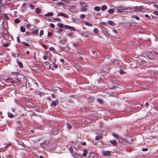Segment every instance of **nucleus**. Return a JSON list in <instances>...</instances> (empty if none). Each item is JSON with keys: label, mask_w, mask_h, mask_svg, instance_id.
I'll use <instances>...</instances> for the list:
<instances>
[{"label": "nucleus", "mask_w": 158, "mask_h": 158, "mask_svg": "<svg viewBox=\"0 0 158 158\" xmlns=\"http://www.w3.org/2000/svg\"><path fill=\"white\" fill-rule=\"evenodd\" d=\"M55 20L56 21H61L60 19L59 18H56L55 19Z\"/></svg>", "instance_id": "nucleus-57"}, {"label": "nucleus", "mask_w": 158, "mask_h": 158, "mask_svg": "<svg viewBox=\"0 0 158 158\" xmlns=\"http://www.w3.org/2000/svg\"><path fill=\"white\" fill-rule=\"evenodd\" d=\"M35 12L36 13L39 14L40 12V10L39 9L37 8L35 10Z\"/></svg>", "instance_id": "nucleus-33"}, {"label": "nucleus", "mask_w": 158, "mask_h": 158, "mask_svg": "<svg viewBox=\"0 0 158 158\" xmlns=\"http://www.w3.org/2000/svg\"><path fill=\"white\" fill-rule=\"evenodd\" d=\"M110 143L114 146H117V143L116 141L115 140H110Z\"/></svg>", "instance_id": "nucleus-13"}, {"label": "nucleus", "mask_w": 158, "mask_h": 158, "mask_svg": "<svg viewBox=\"0 0 158 158\" xmlns=\"http://www.w3.org/2000/svg\"><path fill=\"white\" fill-rule=\"evenodd\" d=\"M8 116L11 118H12L13 117V114L10 113L9 112L8 113Z\"/></svg>", "instance_id": "nucleus-36"}, {"label": "nucleus", "mask_w": 158, "mask_h": 158, "mask_svg": "<svg viewBox=\"0 0 158 158\" xmlns=\"http://www.w3.org/2000/svg\"><path fill=\"white\" fill-rule=\"evenodd\" d=\"M80 5L83 7H87V4L84 2H81L80 3Z\"/></svg>", "instance_id": "nucleus-17"}, {"label": "nucleus", "mask_w": 158, "mask_h": 158, "mask_svg": "<svg viewBox=\"0 0 158 158\" xmlns=\"http://www.w3.org/2000/svg\"><path fill=\"white\" fill-rule=\"evenodd\" d=\"M52 133L54 135H56L58 133V131L56 129L52 131Z\"/></svg>", "instance_id": "nucleus-29"}, {"label": "nucleus", "mask_w": 158, "mask_h": 158, "mask_svg": "<svg viewBox=\"0 0 158 158\" xmlns=\"http://www.w3.org/2000/svg\"><path fill=\"white\" fill-rule=\"evenodd\" d=\"M133 18H135L137 20H139V18L136 15H134L133 16Z\"/></svg>", "instance_id": "nucleus-39"}, {"label": "nucleus", "mask_w": 158, "mask_h": 158, "mask_svg": "<svg viewBox=\"0 0 158 158\" xmlns=\"http://www.w3.org/2000/svg\"><path fill=\"white\" fill-rule=\"evenodd\" d=\"M49 49L50 51H54L55 50V48L53 47L50 48Z\"/></svg>", "instance_id": "nucleus-48"}, {"label": "nucleus", "mask_w": 158, "mask_h": 158, "mask_svg": "<svg viewBox=\"0 0 158 158\" xmlns=\"http://www.w3.org/2000/svg\"><path fill=\"white\" fill-rule=\"evenodd\" d=\"M94 31L95 33H98V29L97 28H95L94 30Z\"/></svg>", "instance_id": "nucleus-41"}, {"label": "nucleus", "mask_w": 158, "mask_h": 158, "mask_svg": "<svg viewBox=\"0 0 158 158\" xmlns=\"http://www.w3.org/2000/svg\"><path fill=\"white\" fill-rule=\"evenodd\" d=\"M69 29H70L71 30H72L74 31H76V30L74 28V27H71Z\"/></svg>", "instance_id": "nucleus-44"}, {"label": "nucleus", "mask_w": 158, "mask_h": 158, "mask_svg": "<svg viewBox=\"0 0 158 158\" xmlns=\"http://www.w3.org/2000/svg\"><path fill=\"white\" fill-rule=\"evenodd\" d=\"M44 34V31L43 30H41L40 31V36H42V35Z\"/></svg>", "instance_id": "nucleus-42"}, {"label": "nucleus", "mask_w": 158, "mask_h": 158, "mask_svg": "<svg viewBox=\"0 0 158 158\" xmlns=\"http://www.w3.org/2000/svg\"><path fill=\"white\" fill-rule=\"evenodd\" d=\"M113 62L114 64H118L119 63L118 61L116 60H114Z\"/></svg>", "instance_id": "nucleus-34"}, {"label": "nucleus", "mask_w": 158, "mask_h": 158, "mask_svg": "<svg viewBox=\"0 0 158 158\" xmlns=\"http://www.w3.org/2000/svg\"><path fill=\"white\" fill-rule=\"evenodd\" d=\"M153 13L156 15H158V11H156L153 12Z\"/></svg>", "instance_id": "nucleus-49"}, {"label": "nucleus", "mask_w": 158, "mask_h": 158, "mask_svg": "<svg viewBox=\"0 0 158 158\" xmlns=\"http://www.w3.org/2000/svg\"><path fill=\"white\" fill-rule=\"evenodd\" d=\"M112 135L116 138H119L118 136V135L116 134L115 133H113L112 134Z\"/></svg>", "instance_id": "nucleus-31"}, {"label": "nucleus", "mask_w": 158, "mask_h": 158, "mask_svg": "<svg viewBox=\"0 0 158 158\" xmlns=\"http://www.w3.org/2000/svg\"><path fill=\"white\" fill-rule=\"evenodd\" d=\"M81 144L83 145H85L86 144V143L85 142H81Z\"/></svg>", "instance_id": "nucleus-64"}, {"label": "nucleus", "mask_w": 158, "mask_h": 158, "mask_svg": "<svg viewBox=\"0 0 158 158\" xmlns=\"http://www.w3.org/2000/svg\"><path fill=\"white\" fill-rule=\"evenodd\" d=\"M108 23L111 25H112L113 26H114L115 25V23L113 21H108Z\"/></svg>", "instance_id": "nucleus-20"}, {"label": "nucleus", "mask_w": 158, "mask_h": 158, "mask_svg": "<svg viewBox=\"0 0 158 158\" xmlns=\"http://www.w3.org/2000/svg\"><path fill=\"white\" fill-rule=\"evenodd\" d=\"M119 142L122 144H125L126 143V141L123 139L119 138L118 139Z\"/></svg>", "instance_id": "nucleus-6"}, {"label": "nucleus", "mask_w": 158, "mask_h": 158, "mask_svg": "<svg viewBox=\"0 0 158 158\" xmlns=\"http://www.w3.org/2000/svg\"><path fill=\"white\" fill-rule=\"evenodd\" d=\"M81 10L82 11H85L87 10V9L83 7L82 8Z\"/></svg>", "instance_id": "nucleus-61"}, {"label": "nucleus", "mask_w": 158, "mask_h": 158, "mask_svg": "<svg viewBox=\"0 0 158 158\" xmlns=\"http://www.w3.org/2000/svg\"><path fill=\"white\" fill-rule=\"evenodd\" d=\"M102 32L104 35H107L108 34V30L105 27H102L101 28Z\"/></svg>", "instance_id": "nucleus-4"}, {"label": "nucleus", "mask_w": 158, "mask_h": 158, "mask_svg": "<svg viewBox=\"0 0 158 158\" xmlns=\"http://www.w3.org/2000/svg\"><path fill=\"white\" fill-rule=\"evenodd\" d=\"M149 106V104L148 102H147L146 103L145 106L146 107L148 108Z\"/></svg>", "instance_id": "nucleus-50"}, {"label": "nucleus", "mask_w": 158, "mask_h": 158, "mask_svg": "<svg viewBox=\"0 0 158 158\" xmlns=\"http://www.w3.org/2000/svg\"><path fill=\"white\" fill-rule=\"evenodd\" d=\"M6 158H12L11 156L10 155H7L6 156Z\"/></svg>", "instance_id": "nucleus-59"}, {"label": "nucleus", "mask_w": 158, "mask_h": 158, "mask_svg": "<svg viewBox=\"0 0 158 158\" xmlns=\"http://www.w3.org/2000/svg\"><path fill=\"white\" fill-rule=\"evenodd\" d=\"M53 67H54L55 68H57L58 67V65L57 64H54L53 65Z\"/></svg>", "instance_id": "nucleus-56"}, {"label": "nucleus", "mask_w": 158, "mask_h": 158, "mask_svg": "<svg viewBox=\"0 0 158 158\" xmlns=\"http://www.w3.org/2000/svg\"><path fill=\"white\" fill-rule=\"evenodd\" d=\"M87 152L85 151L83 153V156L84 157H86L87 156Z\"/></svg>", "instance_id": "nucleus-43"}, {"label": "nucleus", "mask_w": 158, "mask_h": 158, "mask_svg": "<svg viewBox=\"0 0 158 158\" xmlns=\"http://www.w3.org/2000/svg\"><path fill=\"white\" fill-rule=\"evenodd\" d=\"M100 9H101L100 7H99V6H98L95 7L94 9V10L97 11H100Z\"/></svg>", "instance_id": "nucleus-21"}, {"label": "nucleus", "mask_w": 158, "mask_h": 158, "mask_svg": "<svg viewBox=\"0 0 158 158\" xmlns=\"http://www.w3.org/2000/svg\"><path fill=\"white\" fill-rule=\"evenodd\" d=\"M102 136L101 134H99L96 136L95 139L96 140H99L100 139H102Z\"/></svg>", "instance_id": "nucleus-16"}, {"label": "nucleus", "mask_w": 158, "mask_h": 158, "mask_svg": "<svg viewBox=\"0 0 158 158\" xmlns=\"http://www.w3.org/2000/svg\"><path fill=\"white\" fill-rule=\"evenodd\" d=\"M107 8V7L106 6V5H103L101 7V9L102 11H104L106 10Z\"/></svg>", "instance_id": "nucleus-18"}, {"label": "nucleus", "mask_w": 158, "mask_h": 158, "mask_svg": "<svg viewBox=\"0 0 158 158\" xmlns=\"http://www.w3.org/2000/svg\"><path fill=\"white\" fill-rule=\"evenodd\" d=\"M146 62V61L144 60H140L139 62L141 64H143Z\"/></svg>", "instance_id": "nucleus-32"}, {"label": "nucleus", "mask_w": 158, "mask_h": 158, "mask_svg": "<svg viewBox=\"0 0 158 158\" xmlns=\"http://www.w3.org/2000/svg\"><path fill=\"white\" fill-rule=\"evenodd\" d=\"M105 23L104 22H100L99 23V24H100V25H102V24L104 25L105 24Z\"/></svg>", "instance_id": "nucleus-62"}, {"label": "nucleus", "mask_w": 158, "mask_h": 158, "mask_svg": "<svg viewBox=\"0 0 158 158\" xmlns=\"http://www.w3.org/2000/svg\"><path fill=\"white\" fill-rule=\"evenodd\" d=\"M50 26L54 28L55 27V25L52 23H51L50 24Z\"/></svg>", "instance_id": "nucleus-51"}, {"label": "nucleus", "mask_w": 158, "mask_h": 158, "mask_svg": "<svg viewBox=\"0 0 158 158\" xmlns=\"http://www.w3.org/2000/svg\"><path fill=\"white\" fill-rule=\"evenodd\" d=\"M67 35H68L69 37H71L72 35L71 33H69L67 34Z\"/></svg>", "instance_id": "nucleus-60"}, {"label": "nucleus", "mask_w": 158, "mask_h": 158, "mask_svg": "<svg viewBox=\"0 0 158 158\" xmlns=\"http://www.w3.org/2000/svg\"><path fill=\"white\" fill-rule=\"evenodd\" d=\"M32 32L33 34H38V31L37 29V27H34L32 29Z\"/></svg>", "instance_id": "nucleus-10"}, {"label": "nucleus", "mask_w": 158, "mask_h": 158, "mask_svg": "<svg viewBox=\"0 0 158 158\" xmlns=\"http://www.w3.org/2000/svg\"><path fill=\"white\" fill-rule=\"evenodd\" d=\"M98 102L100 104H102L103 103V101L102 99L98 98L97 99Z\"/></svg>", "instance_id": "nucleus-26"}, {"label": "nucleus", "mask_w": 158, "mask_h": 158, "mask_svg": "<svg viewBox=\"0 0 158 158\" xmlns=\"http://www.w3.org/2000/svg\"><path fill=\"white\" fill-rule=\"evenodd\" d=\"M80 17L81 19H83L85 17V16L84 15L82 14L81 15Z\"/></svg>", "instance_id": "nucleus-47"}, {"label": "nucleus", "mask_w": 158, "mask_h": 158, "mask_svg": "<svg viewBox=\"0 0 158 158\" xmlns=\"http://www.w3.org/2000/svg\"><path fill=\"white\" fill-rule=\"evenodd\" d=\"M58 104V102L57 100L54 101L52 102L51 106L54 107Z\"/></svg>", "instance_id": "nucleus-11"}, {"label": "nucleus", "mask_w": 158, "mask_h": 158, "mask_svg": "<svg viewBox=\"0 0 158 158\" xmlns=\"http://www.w3.org/2000/svg\"><path fill=\"white\" fill-rule=\"evenodd\" d=\"M4 17L5 18H6L7 20L8 19V17L7 15H6V14H4Z\"/></svg>", "instance_id": "nucleus-53"}, {"label": "nucleus", "mask_w": 158, "mask_h": 158, "mask_svg": "<svg viewBox=\"0 0 158 158\" xmlns=\"http://www.w3.org/2000/svg\"><path fill=\"white\" fill-rule=\"evenodd\" d=\"M114 9L116 10L118 12H124L126 10H130V7H115Z\"/></svg>", "instance_id": "nucleus-1"}, {"label": "nucleus", "mask_w": 158, "mask_h": 158, "mask_svg": "<svg viewBox=\"0 0 158 158\" xmlns=\"http://www.w3.org/2000/svg\"><path fill=\"white\" fill-rule=\"evenodd\" d=\"M67 125L68 128L69 130L71 129L72 127L71 125L69 123H67Z\"/></svg>", "instance_id": "nucleus-24"}, {"label": "nucleus", "mask_w": 158, "mask_h": 158, "mask_svg": "<svg viewBox=\"0 0 158 158\" xmlns=\"http://www.w3.org/2000/svg\"><path fill=\"white\" fill-rule=\"evenodd\" d=\"M73 157L75 158H81L82 157L81 156L75 152L73 154Z\"/></svg>", "instance_id": "nucleus-8"}, {"label": "nucleus", "mask_w": 158, "mask_h": 158, "mask_svg": "<svg viewBox=\"0 0 158 158\" xmlns=\"http://www.w3.org/2000/svg\"><path fill=\"white\" fill-rule=\"evenodd\" d=\"M69 150L71 153L73 154V148L72 147H69Z\"/></svg>", "instance_id": "nucleus-35"}, {"label": "nucleus", "mask_w": 158, "mask_h": 158, "mask_svg": "<svg viewBox=\"0 0 158 158\" xmlns=\"http://www.w3.org/2000/svg\"><path fill=\"white\" fill-rule=\"evenodd\" d=\"M102 154L105 156H109L111 155L110 152L109 151H103Z\"/></svg>", "instance_id": "nucleus-7"}, {"label": "nucleus", "mask_w": 158, "mask_h": 158, "mask_svg": "<svg viewBox=\"0 0 158 158\" xmlns=\"http://www.w3.org/2000/svg\"><path fill=\"white\" fill-rule=\"evenodd\" d=\"M22 44L25 46H29V44L27 42H23L22 43Z\"/></svg>", "instance_id": "nucleus-28"}, {"label": "nucleus", "mask_w": 158, "mask_h": 158, "mask_svg": "<svg viewBox=\"0 0 158 158\" xmlns=\"http://www.w3.org/2000/svg\"><path fill=\"white\" fill-rule=\"evenodd\" d=\"M126 142L129 143H131L132 142L133 140L131 137H128L127 138Z\"/></svg>", "instance_id": "nucleus-14"}, {"label": "nucleus", "mask_w": 158, "mask_h": 158, "mask_svg": "<svg viewBox=\"0 0 158 158\" xmlns=\"http://www.w3.org/2000/svg\"><path fill=\"white\" fill-rule=\"evenodd\" d=\"M120 73L121 74H123V73H125V72L123 70H120Z\"/></svg>", "instance_id": "nucleus-45"}, {"label": "nucleus", "mask_w": 158, "mask_h": 158, "mask_svg": "<svg viewBox=\"0 0 158 158\" xmlns=\"http://www.w3.org/2000/svg\"><path fill=\"white\" fill-rule=\"evenodd\" d=\"M53 15V14L52 12H49L48 13L46 14L45 15V16H52Z\"/></svg>", "instance_id": "nucleus-23"}, {"label": "nucleus", "mask_w": 158, "mask_h": 158, "mask_svg": "<svg viewBox=\"0 0 158 158\" xmlns=\"http://www.w3.org/2000/svg\"><path fill=\"white\" fill-rule=\"evenodd\" d=\"M143 9V7L142 6H135L134 8V10L135 11H139L141 9Z\"/></svg>", "instance_id": "nucleus-5"}, {"label": "nucleus", "mask_w": 158, "mask_h": 158, "mask_svg": "<svg viewBox=\"0 0 158 158\" xmlns=\"http://www.w3.org/2000/svg\"><path fill=\"white\" fill-rule=\"evenodd\" d=\"M10 43H5L3 44V46L5 47H8L10 45Z\"/></svg>", "instance_id": "nucleus-22"}, {"label": "nucleus", "mask_w": 158, "mask_h": 158, "mask_svg": "<svg viewBox=\"0 0 158 158\" xmlns=\"http://www.w3.org/2000/svg\"><path fill=\"white\" fill-rule=\"evenodd\" d=\"M148 149L147 148H143L142 149V151H148Z\"/></svg>", "instance_id": "nucleus-46"}, {"label": "nucleus", "mask_w": 158, "mask_h": 158, "mask_svg": "<svg viewBox=\"0 0 158 158\" xmlns=\"http://www.w3.org/2000/svg\"><path fill=\"white\" fill-rule=\"evenodd\" d=\"M44 65L47 69H49L50 68V66L48 62H45Z\"/></svg>", "instance_id": "nucleus-15"}, {"label": "nucleus", "mask_w": 158, "mask_h": 158, "mask_svg": "<svg viewBox=\"0 0 158 158\" xmlns=\"http://www.w3.org/2000/svg\"><path fill=\"white\" fill-rule=\"evenodd\" d=\"M15 21L16 23H19L20 22V20L19 19H15Z\"/></svg>", "instance_id": "nucleus-38"}, {"label": "nucleus", "mask_w": 158, "mask_h": 158, "mask_svg": "<svg viewBox=\"0 0 158 158\" xmlns=\"http://www.w3.org/2000/svg\"><path fill=\"white\" fill-rule=\"evenodd\" d=\"M18 64H19V65L20 66V67H22L23 66V64H22V63L20 62H19L18 63Z\"/></svg>", "instance_id": "nucleus-55"}, {"label": "nucleus", "mask_w": 158, "mask_h": 158, "mask_svg": "<svg viewBox=\"0 0 158 158\" xmlns=\"http://www.w3.org/2000/svg\"><path fill=\"white\" fill-rule=\"evenodd\" d=\"M2 34L4 39L5 40H7L9 37V33L6 30H4Z\"/></svg>", "instance_id": "nucleus-2"}, {"label": "nucleus", "mask_w": 158, "mask_h": 158, "mask_svg": "<svg viewBox=\"0 0 158 158\" xmlns=\"http://www.w3.org/2000/svg\"><path fill=\"white\" fill-rule=\"evenodd\" d=\"M147 56L149 59H152L153 57V54L151 52H149L147 53Z\"/></svg>", "instance_id": "nucleus-12"}, {"label": "nucleus", "mask_w": 158, "mask_h": 158, "mask_svg": "<svg viewBox=\"0 0 158 158\" xmlns=\"http://www.w3.org/2000/svg\"><path fill=\"white\" fill-rule=\"evenodd\" d=\"M85 24L87 25V26H91V25H92V24L90 23H89L88 22H86L85 23Z\"/></svg>", "instance_id": "nucleus-37"}, {"label": "nucleus", "mask_w": 158, "mask_h": 158, "mask_svg": "<svg viewBox=\"0 0 158 158\" xmlns=\"http://www.w3.org/2000/svg\"><path fill=\"white\" fill-rule=\"evenodd\" d=\"M58 15L60 16H62L64 17L65 18H67L68 17V15L66 14H63V13H58Z\"/></svg>", "instance_id": "nucleus-19"}, {"label": "nucleus", "mask_w": 158, "mask_h": 158, "mask_svg": "<svg viewBox=\"0 0 158 158\" xmlns=\"http://www.w3.org/2000/svg\"><path fill=\"white\" fill-rule=\"evenodd\" d=\"M114 10L113 9H110L108 10V12L110 14H112L114 12Z\"/></svg>", "instance_id": "nucleus-27"}, {"label": "nucleus", "mask_w": 158, "mask_h": 158, "mask_svg": "<svg viewBox=\"0 0 158 158\" xmlns=\"http://www.w3.org/2000/svg\"><path fill=\"white\" fill-rule=\"evenodd\" d=\"M27 27L29 29H30V28H31L30 25L29 24H27Z\"/></svg>", "instance_id": "nucleus-58"}, {"label": "nucleus", "mask_w": 158, "mask_h": 158, "mask_svg": "<svg viewBox=\"0 0 158 158\" xmlns=\"http://www.w3.org/2000/svg\"><path fill=\"white\" fill-rule=\"evenodd\" d=\"M145 16L148 19H149L150 17V16L147 14L145 15Z\"/></svg>", "instance_id": "nucleus-54"}, {"label": "nucleus", "mask_w": 158, "mask_h": 158, "mask_svg": "<svg viewBox=\"0 0 158 158\" xmlns=\"http://www.w3.org/2000/svg\"><path fill=\"white\" fill-rule=\"evenodd\" d=\"M58 26L60 28H62L63 27V25L60 23H58Z\"/></svg>", "instance_id": "nucleus-30"}, {"label": "nucleus", "mask_w": 158, "mask_h": 158, "mask_svg": "<svg viewBox=\"0 0 158 158\" xmlns=\"http://www.w3.org/2000/svg\"><path fill=\"white\" fill-rule=\"evenodd\" d=\"M46 53L48 57H50L52 56V55L50 54L48 52H46Z\"/></svg>", "instance_id": "nucleus-40"}, {"label": "nucleus", "mask_w": 158, "mask_h": 158, "mask_svg": "<svg viewBox=\"0 0 158 158\" xmlns=\"http://www.w3.org/2000/svg\"><path fill=\"white\" fill-rule=\"evenodd\" d=\"M20 31L22 32H24L25 31V28L23 26L20 27Z\"/></svg>", "instance_id": "nucleus-25"}, {"label": "nucleus", "mask_w": 158, "mask_h": 158, "mask_svg": "<svg viewBox=\"0 0 158 158\" xmlns=\"http://www.w3.org/2000/svg\"><path fill=\"white\" fill-rule=\"evenodd\" d=\"M94 100V98L93 97H89L88 98V101L90 103H93Z\"/></svg>", "instance_id": "nucleus-9"}, {"label": "nucleus", "mask_w": 158, "mask_h": 158, "mask_svg": "<svg viewBox=\"0 0 158 158\" xmlns=\"http://www.w3.org/2000/svg\"><path fill=\"white\" fill-rule=\"evenodd\" d=\"M42 45V46L44 48H45L47 47V46L45 44H43Z\"/></svg>", "instance_id": "nucleus-63"}, {"label": "nucleus", "mask_w": 158, "mask_h": 158, "mask_svg": "<svg viewBox=\"0 0 158 158\" xmlns=\"http://www.w3.org/2000/svg\"><path fill=\"white\" fill-rule=\"evenodd\" d=\"M77 7L76 6L72 5L71 7L69 8V10L72 12H76L77 11Z\"/></svg>", "instance_id": "nucleus-3"}, {"label": "nucleus", "mask_w": 158, "mask_h": 158, "mask_svg": "<svg viewBox=\"0 0 158 158\" xmlns=\"http://www.w3.org/2000/svg\"><path fill=\"white\" fill-rule=\"evenodd\" d=\"M26 4L25 3H24L22 5V7L23 8H26Z\"/></svg>", "instance_id": "nucleus-52"}]
</instances>
